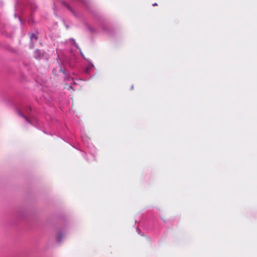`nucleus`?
<instances>
[{"instance_id": "f257e3e1", "label": "nucleus", "mask_w": 257, "mask_h": 257, "mask_svg": "<svg viewBox=\"0 0 257 257\" xmlns=\"http://www.w3.org/2000/svg\"><path fill=\"white\" fill-rule=\"evenodd\" d=\"M35 57L37 58H39L40 57V52L38 50H37L35 52Z\"/></svg>"}, {"instance_id": "f03ea898", "label": "nucleus", "mask_w": 257, "mask_h": 257, "mask_svg": "<svg viewBox=\"0 0 257 257\" xmlns=\"http://www.w3.org/2000/svg\"><path fill=\"white\" fill-rule=\"evenodd\" d=\"M31 41H33L34 39L37 40V37L35 36V34H32L31 37Z\"/></svg>"}, {"instance_id": "7ed1b4c3", "label": "nucleus", "mask_w": 257, "mask_h": 257, "mask_svg": "<svg viewBox=\"0 0 257 257\" xmlns=\"http://www.w3.org/2000/svg\"><path fill=\"white\" fill-rule=\"evenodd\" d=\"M19 114L20 116L23 117L27 121L29 122V120H28V118L25 116H24L21 112H19Z\"/></svg>"}, {"instance_id": "20e7f679", "label": "nucleus", "mask_w": 257, "mask_h": 257, "mask_svg": "<svg viewBox=\"0 0 257 257\" xmlns=\"http://www.w3.org/2000/svg\"><path fill=\"white\" fill-rule=\"evenodd\" d=\"M153 5L154 6H157V4L156 3H155V4H154Z\"/></svg>"}]
</instances>
